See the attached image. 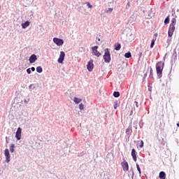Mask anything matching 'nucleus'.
Returning a JSON list of instances; mask_svg holds the SVG:
<instances>
[{
    "instance_id": "4",
    "label": "nucleus",
    "mask_w": 179,
    "mask_h": 179,
    "mask_svg": "<svg viewBox=\"0 0 179 179\" xmlns=\"http://www.w3.org/2000/svg\"><path fill=\"white\" fill-rule=\"evenodd\" d=\"M53 43H55V44H56V45H58L59 47H61V45H64V40L59 39L58 38H54Z\"/></svg>"
},
{
    "instance_id": "30",
    "label": "nucleus",
    "mask_w": 179,
    "mask_h": 179,
    "mask_svg": "<svg viewBox=\"0 0 179 179\" xmlns=\"http://www.w3.org/2000/svg\"><path fill=\"white\" fill-rule=\"evenodd\" d=\"M136 106L138 108L139 107V104L138 103V101H134Z\"/></svg>"
},
{
    "instance_id": "1",
    "label": "nucleus",
    "mask_w": 179,
    "mask_h": 179,
    "mask_svg": "<svg viewBox=\"0 0 179 179\" xmlns=\"http://www.w3.org/2000/svg\"><path fill=\"white\" fill-rule=\"evenodd\" d=\"M164 69V63L163 62H158L156 64V72L158 79H161L163 76V69Z\"/></svg>"
},
{
    "instance_id": "22",
    "label": "nucleus",
    "mask_w": 179,
    "mask_h": 179,
    "mask_svg": "<svg viewBox=\"0 0 179 179\" xmlns=\"http://www.w3.org/2000/svg\"><path fill=\"white\" fill-rule=\"evenodd\" d=\"M155 41H156V38L152 40L151 44H150V48H153V47H155Z\"/></svg>"
},
{
    "instance_id": "34",
    "label": "nucleus",
    "mask_w": 179,
    "mask_h": 179,
    "mask_svg": "<svg viewBox=\"0 0 179 179\" xmlns=\"http://www.w3.org/2000/svg\"><path fill=\"white\" fill-rule=\"evenodd\" d=\"M152 69H150V73H152Z\"/></svg>"
},
{
    "instance_id": "8",
    "label": "nucleus",
    "mask_w": 179,
    "mask_h": 179,
    "mask_svg": "<svg viewBox=\"0 0 179 179\" xmlns=\"http://www.w3.org/2000/svg\"><path fill=\"white\" fill-rule=\"evenodd\" d=\"M121 164L124 171H129V165L127 161H124Z\"/></svg>"
},
{
    "instance_id": "17",
    "label": "nucleus",
    "mask_w": 179,
    "mask_h": 179,
    "mask_svg": "<svg viewBox=\"0 0 179 179\" xmlns=\"http://www.w3.org/2000/svg\"><path fill=\"white\" fill-rule=\"evenodd\" d=\"M10 153H13V152H15V144H11L10 145Z\"/></svg>"
},
{
    "instance_id": "31",
    "label": "nucleus",
    "mask_w": 179,
    "mask_h": 179,
    "mask_svg": "<svg viewBox=\"0 0 179 179\" xmlns=\"http://www.w3.org/2000/svg\"><path fill=\"white\" fill-rule=\"evenodd\" d=\"M31 70L32 71V72H34V71H36V68L31 67Z\"/></svg>"
},
{
    "instance_id": "33",
    "label": "nucleus",
    "mask_w": 179,
    "mask_h": 179,
    "mask_svg": "<svg viewBox=\"0 0 179 179\" xmlns=\"http://www.w3.org/2000/svg\"><path fill=\"white\" fill-rule=\"evenodd\" d=\"M115 110L117 109V106H114Z\"/></svg>"
},
{
    "instance_id": "20",
    "label": "nucleus",
    "mask_w": 179,
    "mask_h": 179,
    "mask_svg": "<svg viewBox=\"0 0 179 179\" xmlns=\"http://www.w3.org/2000/svg\"><path fill=\"white\" fill-rule=\"evenodd\" d=\"M169 23H170V17H166L165 20H164V24H169Z\"/></svg>"
},
{
    "instance_id": "23",
    "label": "nucleus",
    "mask_w": 179,
    "mask_h": 179,
    "mask_svg": "<svg viewBox=\"0 0 179 179\" xmlns=\"http://www.w3.org/2000/svg\"><path fill=\"white\" fill-rule=\"evenodd\" d=\"M113 96H114V97H120V92H114Z\"/></svg>"
},
{
    "instance_id": "9",
    "label": "nucleus",
    "mask_w": 179,
    "mask_h": 179,
    "mask_svg": "<svg viewBox=\"0 0 179 179\" xmlns=\"http://www.w3.org/2000/svg\"><path fill=\"white\" fill-rule=\"evenodd\" d=\"M64 59H65V52H60L59 57L58 59L59 64H62L64 62Z\"/></svg>"
},
{
    "instance_id": "12",
    "label": "nucleus",
    "mask_w": 179,
    "mask_h": 179,
    "mask_svg": "<svg viewBox=\"0 0 179 179\" xmlns=\"http://www.w3.org/2000/svg\"><path fill=\"white\" fill-rule=\"evenodd\" d=\"M131 157H132V159H133L134 162H136V160H137L136 150H135V148H133L131 150Z\"/></svg>"
},
{
    "instance_id": "16",
    "label": "nucleus",
    "mask_w": 179,
    "mask_h": 179,
    "mask_svg": "<svg viewBox=\"0 0 179 179\" xmlns=\"http://www.w3.org/2000/svg\"><path fill=\"white\" fill-rule=\"evenodd\" d=\"M73 101H74V103H76V104H79V103H80V101H82V100L78 97H74Z\"/></svg>"
},
{
    "instance_id": "15",
    "label": "nucleus",
    "mask_w": 179,
    "mask_h": 179,
    "mask_svg": "<svg viewBox=\"0 0 179 179\" xmlns=\"http://www.w3.org/2000/svg\"><path fill=\"white\" fill-rule=\"evenodd\" d=\"M115 50L116 51H120L121 50V44L120 43L115 44Z\"/></svg>"
},
{
    "instance_id": "7",
    "label": "nucleus",
    "mask_w": 179,
    "mask_h": 179,
    "mask_svg": "<svg viewBox=\"0 0 179 179\" xmlns=\"http://www.w3.org/2000/svg\"><path fill=\"white\" fill-rule=\"evenodd\" d=\"M93 68H94V64H93V59H91L88 62L87 69L89 72H92V71H93Z\"/></svg>"
},
{
    "instance_id": "6",
    "label": "nucleus",
    "mask_w": 179,
    "mask_h": 179,
    "mask_svg": "<svg viewBox=\"0 0 179 179\" xmlns=\"http://www.w3.org/2000/svg\"><path fill=\"white\" fill-rule=\"evenodd\" d=\"M97 48H99V46H94L92 48V54L95 55V57H100L101 55V53L97 50Z\"/></svg>"
},
{
    "instance_id": "3",
    "label": "nucleus",
    "mask_w": 179,
    "mask_h": 179,
    "mask_svg": "<svg viewBox=\"0 0 179 179\" xmlns=\"http://www.w3.org/2000/svg\"><path fill=\"white\" fill-rule=\"evenodd\" d=\"M105 52L103 55V59L105 62L108 63L110 61H111V56L110 55V50H108V48L105 49Z\"/></svg>"
},
{
    "instance_id": "32",
    "label": "nucleus",
    "mask_w": 179,
    "mask_h": 179,
    "mask_svg": "<svg viewBox=\"0 0 179 179\" xmlns=\"http://www.w3.org/2000/svg\"><path fill=\"white\" fill-rule=\"evenodd\" d=\"M127 6H128V8H129V6H131L129 4V2L127 3Z\"/></svg>"
},
{
    "instance_id": "10",
    "label": "nucleus",
    "mask_w": 179,
    "mask_h": 179,
    "mask_svg": "<svg viewBox=\"0 0 179 179\" xmlns=\"http://www.w3.org/2000/svg\"><path fill=\"white\" fill-rule=\"evenodd\" d=\"M15 138H17V141H20L22 138V129L20 127H18L17 130Z\"/></svg>"
},
{
    "instance_id": "2",
    "label": "nucleus",
    "mask_w": 179,
    "mask_h": 179,
    "mask_svg": "<svg viewBox=\"0 0 179 179\" xmlns=\"http://www.w3.org/2000/svg\"><path fill=\"white\" fill-rule=\"evenodd\" d=\"M176 23H177V20H176V18H172L168 31L169 37H173V34L176 30Z\"/></svg>"
},
{
    "instance_id": "25",
    "label": "nucleus",
    "mask_w": 179,
    "mask_h": 179,
    "mask_svg": "<svg viewBox=\"0 0 179 179\" xmlns=\"http://www.w3.org/2000/svg\"><path fill=\"white\" fill-rule=\"evenodd\" d=\"M136 168L139 174H141L142 172L141 171V167H139V164H136Z\"/></svg>"
},
{
    "instance_id": "27",
    "label": "nucleus",
    "mask_w": 179,
    "mask_h": 179,
    "mask_svg": "<svg viewBox=\"0 0 179 179\" xmlns=\"http://www.w3.org/2000/svg\"><path fill=\"white\" fill-rule=\"evenodd\" d=\"M113 8H108V10L106 11V13H111L113 12Z\"/></svg>"
},
{
    "instance_id": "29",
    "label": "nucleus",
    "mask_w": 179,
    "mask_h": 179,
    "mask_svg": "<svg viewBox=\"0 0 179 179\" xmlns=\"http://www.w3.org/2000/svg\"><path fill=\"white\" fill-rule=\"evenodd\" d=\"M140 148H143V141H141Z\"/></svg>"
},
{
    "instance_id": "13",
    "label": "nucleus",
    "mask_w": 179,
    "mask_h": 179,
    "mask_svg": "<svg viewBox=\"0 0 179 179\" xmlns=\"http://www.w3.org/2000/svg\"><path fill=\"white\" fill-rule=\"evenodd\" d=\"M21 26L22 29H26L27 27H29V26H30V22L27 21L24 23H22Z\"/></svg>"
},
{
    "instance_id": "19",
    "label": "nucleus",
    "mask_w": 179,
    "mask_h": 179,
    "mask_svg": "<svg viewBox=\"0 0 179 179\" xmlns=\"http://www.w3.org/2000/svg\"><path fill=\"white\" fill-rule=\"evenodd\" d=\"M124 57H125V58H131V57H132V55H131L130 52H128L124 54Z\"/></svg>"
},
{
    "instance_id": "18",
    "label": "nucleus",
    "mask_w": 179,
    "mask_h": 179,
    "mask_svg": "<svg viewBox=\"0 0 179 179\" xmlns=\"http://www.w3.org/2000/svg\"><path fill=\"white\" fill-rule=\"evenodd\" d=\"M36 72H38V73H41V72H43V68L41 66L36 67Z\"/></svg>"
},
{
    "instance_id": "21",
    "label": "nucleus",
    "mask_w": 179,
    "mask_h": 179,
    "mask_svg": "<svg viewBox=\"0 0 179 179\" xmlns=\"http://www.w3.org/2000/svg\"><path fill=\"white\" fill-rule=\"evenodd\" d=\"M131 132H132V129H131L129 127L126 129L127 135H131Z\"/></svg>"
},
{
    "instance_id": "35",
    "label": "nucleus",
    "mask_w": 179,
    "mask_h": 179,
    "mask_svg": "<svg viewBox=\"0 0 179 179\" xmlns=\"http://www.w3.org/2000/svg\"><path fill=\"white\" fill-rule=\"evenodd\" d=\"M6 143H8V140H6Z\"/></svg>"
},
{
    "instance_id": "14",
    "label": "nucleus",
    "mask_w": 179,
    "mask_h": 179,
    "mask_svg": "<svg viewBox=\"0 0 179 179\" xmlns=\"http://www.w3.org/2000/svg\"><path fill=\"white\" fill-rule=\"evenodd\" d=\"M160 179H166V173L164 171H161L159 175Z\"/></svg>"
},
{
    "instance_id": "24",
    "label": "nucleus",
    "mask_w": 179,
    "mask_h": 179,
    "mask_svg": "<svg viewBox=\"0 0 179 179\" xmlns=\"http://www.w3.org/2000/svg\"><path fill=\"white\" fill-rule=\"evenodd\" d=\"M87 6L90 8V9H92V8H93V6L92 4H90V3L89 2H86L85 3Z\"/></svg>"
},
{
    "instance_id": "28",
    "label": "nucleus",
    "mask_w": 179,
    "mask_h": 179,
    "mask_svg": "<svg viewBox=\"0 0 179 179\" xmlns=\"http://www.w3.org/2000/svg\"><path fill=\"white\" fill-rule=\"evenodd\" d=\"M31 69H27V72L29 75H30V73H31V70H30Z\"/></svg>"
},
{
    "instance_id": "5",
    "label": "nucleus",
    "mask_w": 179,
    "mask_h": 179,
    "mask_svg": "<svg viewBox=\"0 0 179 179\" xmlns=\"http://www.w3.org/2000/svg\"><path fill=\"white\" fill-rule=\"evenodd\" d=\"M4 155L6 163H9V162H10V154L9 153V150L8 148L4 150Z\"/></svg>"
},
{
    "instance_id": "26",
    "label": "nucleus",
    "mask_w": 179,
    "mask_h": 179,
    "mask_svg": "<svg viewBox=\"0 0 179 179\" xmlns=\"http://www.w3.org/2000/svg\"><path fill=\"white\" fill-rule=\"evenodd\" d=\"M79 108H80V110H84V108H85V105H83V103H80V104L79 105Z\"/></svg>"
},
{
    "instance_id": "11",
    "label": "nucleus",
    "mask_w": 179,
    "mask_h": 179,
    "mask_svg": "<svg viewBox=\"0 0 179 179\" xmlns=\"http://www.w3.org/2000/svg\"><path fill=\"white\" fill-rule=\"evenodd\" d=\"M37 61V56L36 55H32L29 57V62L30 64H34Z\"/></svg>"
}]
</instances>
